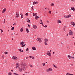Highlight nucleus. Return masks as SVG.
Masks as SVG:
<instances>
[{"instance_id":"nucleus-35","label":"nucleus","mask_w":75,"mask_h":75,"mask_svg":"<svg viewBox=\"0 0 75 75\" xmlns=\"http://www.w3.org/2000/svg\"><path fill=\"white\" fill-rule=\"evenodd\" d=\"M53 67H55V68H57V66H55V65L54 64H53Z\"/></svg>"},{"instance_id":"nucleus-53","label":"nucleus","mask_w":75,"mask_h":75,"mask_svg":"<svg viewBox=\"0 0 75 75\" xmlns=\"http://www.w3.org/2000/svg\"><path fill=\"white\" fill-rule=\"evenodd\" d=\"M31 8H32V10H34V9L33 8V6H32V7H31Z\"/></svg>"},{"instance_id":"nucleus-36","label":"nucleus","mask_w":75,"mask_h":75,"mask_svg":"<svg viewBox=\"0 0 75 75\" xmlns=\"http://www.w3.org/2000/svg\"><path fill=\"white\" fill-rule=\"evenodd\" d=\"M0 30L1 31V32H1L2 34H2L3 32V30L1 29H0Z\"/></svg>"},{"instance_id":"nucleus-15","label":"nucleus","mask_w":75,"mask_h":75,"mask_svg":"<svg viewBox=\"0 0 75 75\" xmlns=\"http://www.w3.org/2000/svg\"><path fill=\"white\" fill-rule=\"evenodd\" d=\"M57 22V23H58V24L61 23V21L59 20H58Z\"/></svg>"},{"instance_id":"nucleus-26","label":"nucleus","mask_w":75,"mask_h":75,"mask_svg":"<svg viewBox=\"0 0 75 75\" xmlns=\"http://www.w3.org/2000/svg\"><path fill=\"white\" fill-rule=\"evenodd\" d=\"M8 75H12V73H11V72H9L8 73Z\"/></svg>"},{"instance_id":"nucleus-40","label":"nucleus","mask_w":75,"mask_h":75,"mask_svg":"<svg viewBox=\"0 0 75 75\" xmlns=\"http://www.w3.org/2000/svg\"><path fill=\"white\" fill-rule=\"evenodd\" d=\"M33 16L36 17L35 15V14H34V13H33Z\"/></svg>"},{"instance_id":"nucleus-42","label":"nucleus","mask_w":75,"mask_h":75,"mask_svg":"<svg viewBox=\"0 0 75 75\" xmlns=\"http://www.w3.org/2000/svg\"><path fill=\"white\" fill-rule=\"evenodd\" d=\"M4 55H2V58H3V59H4Z\"/></svg>"},{"instance_id":"nucleus-2","label":"nucleus","mask_w":75,"mask_h":75,"mask_svg":"<svg viewBox=\"0 0 75 75\" xmlns=\"http://www.w3.org/2000/svg\"><path fill=\"white\" fill-rule=\"evenodd\" d=\"M20 45H21L22 47H24L25 46V43L23 41H21L20 42Z\"/></svg>"},{"instance_id":"nucleus-17","label":"nucleus","mask_w":75,"mask_h":75,"mask_svg":"<svg viewBox=\"0 0 75 75\" xmlns=\"http://www.w3.org/2000/svg\"><path fill=\"white\" fill-rule=\"evenodd\" d=\"M32 49L33 50H34V51H35V50H36V48L35 47H33L32 48Z\"/></svg>"},{"instance_id":"nucleus-52","label":"nucleus","mask_w":75,"mask_h":75,"mask_svg":"<svg viewBox=\"0 0 75 75\" xmlns=\"http://www.w3.org/2000/svg\"><path fill=\"white\" fill-rule=\"evenodd\" d=\"M63 30H64V31H65V28H64Z\"/></svg>"},{"instance_id":"nucleus-22","label":"nucleus","mask_w":75,"mask_h":75,"mask_svg":"<svg viewBox=\"0 0 75 75\" xmlns=\"http://www.w3.org/2000/svg\"><path fill=\"white\" fill-rule=\"evenodd\" d=\"M26 31H27V33H29V30H28V28H27L26 29Z\"/></svg>"},{"instance_id":"nucleus-61","label":"nucleus","mask_w":75,"mask_h":75,"mask_svg":"<svg viewBox=\"0 0 75 75\" xmlns=\"http://www.w3.org/2000/svg\"><path fill=\"white\" fill-rule=\"evenodd\" d=\"M74 38V37H72V38Z\"/></svg>"},{"instance_id":"nucleus-7","label":"nucleus","mask_w":75,"mask_h":75,"mask_svg":"<svg viewBox=\"0 0 75 75\" xmlns=\"http://www.w3.org/2000/svg\"><path fill=\"white\" fill-rule=\"evenodd\" d=\"M69 33L70 35H73V32L71 30H70V31Z\"/></svg>"},{"instance_id":"nucleus-16","label":"nucleus","mask_w":75,"mask_h":75,"mask_svg":"<svg viewBox=\"0 0 75 75\" xmlns=\"http://www.w3.org/2000/svg\"><path fill=\"white\" fill-rule=\"evenodd\" d=\"M6 8H5L3 9L2 12V13H5V12H6Z\"/></svg>"},{"instance_id":"nucleus-38","label":"nucleus","mask_w":75,"mask_h":75,"mask_svg":"<svg viewBox=\"0 0 75 75\" xmlns=\"http://www.w3.org/2000/svg\"><path fill=\"white\" fill-rule=\"evenodd\" d=\"M28 26L29 27V28H30L31 27V26L29 24H28Z\"/></svg>"},{"instance_id":"nucleus-51","label":"nucleus","mask_w":75,"mask_h":75,"mask_svg":"<svg viewBox=\"0 0 75 75\" xmlns=\"http://www.w3.org/2000/svg\"><path fill=\"white\" fill-rule=\"evenodd\" d=\"M46 28L47 27V25H45V26H44Z\"/></svg>"},{"instance_id":"nucleus-64","label":"nucleus","mask_w":75,"mask_h":75,"mask_svg":"<svg viewBox=\"0 0 75 75\" xmlns=\"http://www.w3.org/2000/svg\"><path fill=\"white\" fill-rule=\"evenodd\" d=\"M22 75H24V74H23Z\"/></svg>"},{"instance_id":"nucleus-11","label":"nucleus","mask_w":75,"mask_h":75,"mask_svg":"<svg viewBox=\"0 0 75 75\" xmlns=\"http://www.w3.org/2000/svg\"><path fill=\"white\" fill-rule=\"evenodd\" d=\"M38 4V2L37 1H34L33 2L32 4L33 5H34L35 4Z\"/></svg>"},{"instance_id":"nucleus-58","label":"nucleus","mask_w":75,"mask_h":75,"mask_svg":"<svg viewBox=\"0 0 75 75\" xmlns=\"http://www.w3.org/2000/svg\"><path fill=\"white\" fill-rule=\"evenodd\" d=\"M42 24L43 27H44V24Z\"/></svg>"},{"instance_id":"nucleus-34","label":"nucleus","mask_w":75,"mask_h":75,"mask_svg":"<svg viewBox=\"0 0 75 75\" xmlns=\"http://www.w3.org/2000/svg\"><path fill=\"white\" fill-rule=\"evenodd\" d=\"M42 65H43V66H45V63H43L42 64Z\"/></svg>"},{"instance_id":"nucleus-57","label":"nucleus","mask_w":75,"mask_h":75,"mask_svg":"<svg viewBox=\"0 0 75 75\" xmlns=\"http://www.w3.org/2000/svg\"><path fill=\"white\" fill-rule=\"evenodd\" d=\"M47 23H49V21H47Z\"/></svg>"},{"instance_id":"nucleus-55","label":"nucleus","mask_w":75,"mask_h":75,"mask_svg":"<svg viewBox=\"0 0 75 75\" xmlns=\"http://www.w3.org/2000/svg\"><path fill=\"white\" fill-rule=\"evenodd\" d=\"M49 52H50V53H51V50H50V51H48Z\"/></svg>"},{"instance_id":"nucleus-5","label":"nucleus","mask_w":75,"mask_h":75,"mask_svg":"<svg viewBox=\"0 0 75 75\" xmlns=\"http://www.w3.org/2000/svg\"><path fill=\"white\" fill-rule=\"evenodd\" d=\"M36 40H37V41H38L40 43H41V42H42V41L41 40V38H37Z\"/></svg>"},{"instance_id":"nucleus-19","label":"nucleus","mask_w":75,"mask_h":75,"mask_svg":"<svg viewBox=\"0 0 75 75\" xmlns=\"http://www.w3.org/2000/svg\"><path fill=\"white\" fill-rule=\"evenodd\" d=\"M20 32H23V28L22 27L20 29Z\"/></svg>"},{"instance_id":"nucleus-47","label":"nucleus","mask_w":75,"mask_h":75,"mask_svg":"<svg viewBox=\"0 0 75 75\" xmlns=\"http://www.w3.org/2000/svg\"><path fill=\"white\" fill-rule=\"evenodd\" d=\"M32 58L33 59H34V57L33 56L32 57Z\"/></svg>"},{"instance_id":"nucleus-37","label":"nucleus","mask_w":75,"mask_h":75,"mask_svg":"<svg viewBox=\"0 0 75 75\" xmlns=\"http://www.w3.org/2000/svg\"><path fill=\"white\" fill-rule=\"evenodd\" d=\"M14 27H12L11 28V30H14Z\"/></svg>"},{"instance_id":"nucleus-20","label":"nucleus","mask_w":75,"mask_h":75,"mask_svg":"<svg viewBox=\"0 0 75 75\" xmlns=\"http://www.w3.org/2000/svg\"><path fill=\"white\" fill-rule=\"evenodd\" d=\"M18 50H19V51L20 52H23V50H21V49H18Z\"/></svg>"},{"instance_id":"nucleus-14","label":"nucleus","mask_w":75,"mask_h":75,"mask_svg":"<svg viewBox=\"0 0 75 75\" xmlns=\"http://www.w3.org/2000/svg\"><path fill=\"white\" fill-rule=\"evenodd\" d=\"M71 24L72 25H73V26H75V23L74 22H71Z\"/></svg>"},{"instance_id":"nucleus-25","label":"nucleus","mask_w":75,"mask_h":75,"mask_svg":"<svg viewBox=\"0 0 75 75\" xmlns=\"http://www.w3.org/2000/svg\"><path fill=\"white\" fill-rule=\"evenodd\" d=\"M20 15L21 16V18H23V15L22 13H21Z\"/></svg>"},{"instance_id":"nucleus-46","label":"nucleus","mask_w":75,"mask_h":75,"mask_svg":"<svg viewBox=\"0 0 75 75\" xmlns=\"http://www.w3.org/2000/svg\"><path fill=\"white\" fill-rule=\"evenodd\" d=\"M69 73H67L66 74V75H69Z\"/></svg>"},{"instance_id":"nucleus-41","label":"nucleus","mask_w":75,"mask_h":75,"mask_svg":"<svg viewBox=\"0 0 75 75\" xmlns=\"http://www.w3.org/2000/svg\"><path fill=\"white\" fill-rule=\"evenodd\" d=\"M25 16H28V13H26L25 14Z\"/></svg>"},{"instance_id":"nucleus-54","label":"nucleus","mask_w":75,"mask_h":75,"mask_svg":"<svg viewBox=\"0 0 75 75\" xmlns=\"http://www.w3.org/2000/svg\"><path fill=\"white\" fill-rule=\"evenodd\" d=\"M26 59H27L28 58V57H26Z\"/></svg>"},{"instance_id":"nucleus-24","label":"nucleus","mask_w":75,"mask_h":75,"mask_svg":"<svg viewBox=\"0 0 75 75\" xmlns=\"http://www.w3.org/2000/svg\"><path fill=\"white\" fill-rule=\"evenodd\" d=\"M44 44L45 45H48V43L46 42H44Z\"/></svg>"},{"instance_id":"nucleus-21","label":"nucleus","mask_w":75,"mask_h":75,"mask_svg":"<svg viewBox=\"0 0 75 75\" xmlns=\"http://www.w3.org/2000/svg\"><path fill=\"white\" fill-rule=\"evenodd\" d=\"M44 41L45 42H48V40L46 38H45V39Z\"/></svg>"},{"instance_id":"nucleus-18","label":"nucleus","mask_w":75,"mask_h":75,"mask_svg":"<svg viewBox=\"0 0 75 75\" xmlns=\"http://www.w3.org/2000/svg\"><path fill=\"white\" fill-rule=\"evenodd\" d=\"M71 9L73 11H75V7H71Z\"/></svg>"},{"instance_id":"nucleus-39","label":"nucleus","mask_w":75,"mask_h":75,"mask_svg":"<svg viewBox=\"0 0 75 75\" xmlns=\"http://www.w3.org/2000/svg\"><path fill=\"white\" fill-rule=\"evenodd\" d=\"M29 58H33V56H29Z\"/></svg>"},{"instance_id":"nucleus-31","label":"nucleus","mask_w":75,"mask_h":75,"mask_svg":"<svg viewBox=\"0 0 75 75\" xmlns=\"http://www.w3.org/2000/svg\"><path fill=\"white\" fill-rule=\"evenodd\" d=\"M27 22H28V23H30V20H29L28 18Z\"/></svg>"},{"instance_id":"nucleus-6","label":"nucleus","mask_w":75,"mask_h":75,"mask_svg":"<svg viewBox=\"0 0 75 75\" xmlns=\"http://www.w3.org/2000/svg\"><path fill=\"white\" fill-rule=\"evenodd\" d=\"M13 59L14 60H17L18 59V58L16 56H13L12 57Z\"/></svg>"},{"instance_id":"nucleus-60","label":"nucleus","mask_w":75,"mask_h":75,"mask_svg":"<svg viewBox=\"0 0 75 75\" xmlns=\"http://www.w3.org/2000/svg\"><path fill=\"white\" fill-rule=\"evenodd\" d=\"M68 34H67V36H68Z\"/></svg>"},{"instance_id":"nucleus-30","label":"nucleus","mask_w":75,"mask_h":75,"mask_svg":"<svg viewBox=\"0 0 75 75\" xmlns=\"http://www.w3.org/2000/svg\"><path fill=\"white\" fill-rule=\"evenodd\" d=\"M67 48L68 49H69H69H70V47L68 45L67 46Z\"/></svg>"},{"instance_id":"nucleus-48","label":"nucleus","mask_w":75,"mask_h":75,"mask_svg":"<svg viewBox=\"0 0 75 75\" xmlns=\"http://www.w3.org/2000/svg\"><path fill=\"white\" fill-rule=\"evenodd\" d=\"M40 24H43V22H42L41 23H40Z\"/></svg>"},{"instance_id":"nucleus-33","label":"nucleus","mask_w":75,"mask_h":75,"mask_svg":"<svg viewBox=\"0 0 75 75\" xmlns=\"http://www.w3.org/2000/svg\"><path fill=\"white\" fill-rule=\"evenodd\" d=\"M49 13L50 14H51V10H50V11H49Z\"/></svg>"},{"instance_id":"nucleus-32","label":"nucleus","mask_w":75,"mask_h":75,"mask_svg":"<svg viewBox=\"0 0 75 75\" xmlns=\"http://www.w3.org/2000/svg\"><path fill=\"white\" fill-rule=\"evenodd\" d=\"M4 54L6 55H7V54H8V52H4Z\"/></svg>"},{"instance_id":"nucleus-4","label":"nucleus","mask_w":75,"mask_h":75,"mask_svg":"<svg viewBox=\"0 0 75 75\" xmlns=\"http://www.w3.org/2000/svg\"><path fill=\"white\" fill-rule=\"evenodd\" d=\"M67 57L69 59H74V57L72 56L69 55L67 56Z\"/></svg>"},{"instance_id":"nucleus-8","label":"nucleus","mask_w":75,"mask_h":75,"mask_svg":"<svg viewBox=\"0 0 75 75\" xmlns=\"http://www.w3.org/2000/svg\"><path fill=\"white\" fill-rule=\"evenodd\" d=\"M47 54L49 57H51V54L50 52H49L47 51L46 53Z\"/></svg>"},{"instance_id":"nucleus-29","label":"nucleus","mask_w":75,"mask_h":75,"mask_svg":"<svg viewBox=\"0 0 75 75\" xmlns=\"http://www.w3.org/2000/svg\"><path fill=\"white\" fill-rule=\"evenodd\" d=\"M64 18H68L67 15V16H66V15H65L64 16Z\"/></svg>"},{"instance_id":"nucleus-1","label":"nucleus","mask_w":75,"mask_h":75,"mask_svg":"<svg viewBox=\"0 0 75 75\" xmlns=\"http://www.w3.org/2000/svg\"><path fill=\"white\" fill-rule=\"evenodd\" d=\"M26 66H27V63H26L24 62L22 63L20 67L19 68V71L21 72L23 71L26 70Z\"/></svg>"},{"instance_id":"nucleus-23","label":"nucleus","mask_w":75,"mask_h":75,"mask_svg":"<svg viewBox=\"0 0 75 75\" xmlns=\"http://www.w3.org/2000/svg\"><path fill=\"white\" fill-rule=\"evenodd\" d=\"M71 17V15L70 14L67 15V18H69V17Z\"/></svg>"},{"instance_id":"nucleus-12","label":"nucleus","mask_w":75,"mask_h":75,"mask_svg":"<svg viewBox=\"0 0 75 75\" xmlns=\"http://www.w3.org/2000/svg\"><path fill=\"white\" fill-rule=\"evenodd\" d=\"M16 17H18L19 16V14H18V13L16 12Z\"/></svg>"},{"instance_id":"nucleus-56","label":"nucleus","mask_w":75,"mask_h":75,"mask_svg":"<svg viewBox=\"0 0 75 75\" xmlns=\"http://www.w3.org/2000/svg\"><path fill=\"white\" fill-rule=\"evenodd\" d=\"M53 55H54V54H55V52H53Z\"/></svg>"},{"instance_id":"nucleus-3","label":"nucleus","mask_w":75,"mask_h":75,"mask_svg":"<svg viewBox=\"0 0 75 75\" xmlns=\"http://www.w3.org/2000/svg\"><path fill=\"white\" fill-rule=\"evenodd\" d=\"M52 71V69L51 68H49L46 69L47 72H50Z\"/></svg>"},{"instance_id":"nucleus-43","label":"nucleus","mask_w":75,"mask_h":75,"mask_svg":"<svg viewBox=\"0 0 75 75\" xmlns=\"http://www.w3.org/2000/svg\"><path fill=\"white\" fill-rule=\"evenodd\" d=\"M29 50V49L28 48H27L26 49V51H28Z\"/></svg>"},{"instance_id":"nucleus-50","label":"nucleus","mask_w":75,"mask_h":75,"mask_svg":"<svg viewBox=\"0 0 75 75\" xmlns=\"http://www.w3.org/2000/svg\"><path fill=\"white\" fill-rule=\"evenodd\" d=\"M40 21H41V23H42V21L41 19H40Z\"/></svg>"},{"instance_id":"nucleus-62","label":"nucleus","mask_w":75,"mask_h":75,"mask_svg":"<svg viewBox=\"0 0 75 75\" xmlns=\"http://www.w3.org/2000/svg\"><path fill=\"white\" fill-rule=\"evenodd\" d=\"M74 29L75 30V28H74Z\"/></svg>"},{"instance_id":"nucleus-27","label":"nucleus","mask_w":75,"mask_h":75,"mask_svg":"<svg viewBox=\"0 0 75 75\" xmlns=\"http://www.w3.org/2000/svg\"><path fill=\"white\" fill-rule=\"evenodd\" d=\"M13 75H19V74H18L17 73H13Z\"/></svg>"},{"instance_id":"nucleus-10","label":"nucleus","mask_w":75,"mask_h":75,"mask_svg":"<svg viewBox=\"0 0 75 75\" xmlns=\"http://www.w3.org/2000/svg\"><path fill=\"white\" fill-rule=\"evenodd\" d=\"M33 28H34V29H35V30L37 28V26H36V25H33Z\"/></svg>"},{"instance_id":"nucleus-13","label":"nucleus","mask_w":75,"mask_h":75,"mask_svg":"<svg viewBox=\"0 0 75 75\" xmlns=\"http://www.w3.org/2000/svg\"><path fill=\"white\" fill-rule=\"evenodd\" d=\"M35 16H36V17H35V19H37V18H40V17L37 16V13H35Z\"/></svg>"},{"instance_id":"nucleus-63","label":"nucleus","mask_w":75,"mask_h":75,"mask_svg":"<svg viewBox=\"0 0 75 75\" xmlns=\"http://www.w3.org/2000/svg\"><path fill=\"white\" fill-rule=\"evenodd\" d=\"M57 13H58V12H56Z\"/></svg>"},{"instance_id":"nucleus-45","label":"nucleus","mask_w":75,"mask_h":75,"mask_svg":"<svg viewBox=\"0 0 75 75\" xmlns=\"http://www.w3.org/2000/svg\"><path fill=\"white\" fill-rule=\"evenodd\" d=\"M29 66H30V67H33V65L31 64L29 65Z\"/></svg>"},{"instance_id":"nucleus-59","label":"nucleus","mask_w":75,"mask_h":75,"mask_svg":"<svg viewBox=\"0 0 75 75\" xmlns=\"http://www.w3.org/2000/svg\"><path fill=\"white\" fill-rule=\"evenodd\" d=\"M11 71H12V72H13V70H11Z\"/></svg>"},{"instance_id":"nucleus-28","label":"nucleus","mask_w":75,"mask_h":75,"mask_svg":"<svg viewBox=\"0 0 75 75\" xmlns=\"http://www.w3.org/2000/svg\"><path fill=\"white\" fill-rule=\"evenodd\" d=\"M51 6H54V4L53 3H52L51 4Z\"/></svg>"},{"instance_id":"nucleus-44","label":"nucleus","mask_w":75,"mask_h":75,"mask_svg":"<svg viewBox=\"0 0 75 75\" xmlns=\"http://www.w3.org/2000/svg\"><path fill=\"white\" fill-rule=\"evenodd\" d=\"M4 23H6V21L5 20V19L4 20Z\"/></svg>"},{"instance_id":"nucleus-49","label":"nucleus","mask_w":75,"mask_h":75,"mask_svg":"<svg viewBox=\"0 0 75 75\" xmlns=\"http://www.w3.org/2000/svg\"><path fill=\"white\" fill-rule=\"evenodd\" d=\"M16 24V23H15L14 24H13V25H15Z\"/></svg>"},{"instance_id":"nucleus-9","label":"nucleus","mask_w":75,"mask_h":75,"mask_svg":"<svg viewBox=\"0 0 75 75\" xmlns=\"http://www.w3.org/2000/svg\"><path fill=\"white\" fill-rule=\"evenodd\" d=\"M19 63H18L16 64V67H15V68L16 69H17V68H19Z\"/></svg>"}]
</instances>
